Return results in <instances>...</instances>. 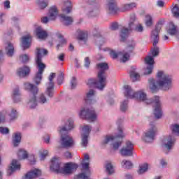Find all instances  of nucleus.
<instances>
[{"instance_id": "obj_49", "label": "nucleus", "mask_w": 179, "mask_h": 179, "mask_svg": "<svg viewBox=\"0 0 179 179\" xmlns=\"http://www.w3.org/2000/svg\"><path fill=\"white\" fill-rule=\"evenodd\" d=\"M128 110V101L124 100L120 104V110L122 113H125Z\"/></svg>"}, {"instance_id": "obj_13", "label": "nucleus", "mask_w": 179, "mask_h": 179, "mask_svg": "<svg viewBox=\"0 0 179 179\" xmlns=\"http://www.w3.org/2000/svg\"><path fill=\"white\" fill-rule=\"evenodd\" d=\"M57 76L55 73H51L48 77L49 83L46 84V90L45 92V96H48V99H52L54 97V78Z\"/></svg>"}, {"instance_id": "obj_19", "label": "nucleus", "mask_w": 179, "mask_h": 179, "mask_svg": "<svg viewBox=\"0 0 179 179\" xmlns=\"http://www.w3.org/2000/svg\"><path fill=\"white\" fill-rule=\"evenodd\" d=\"M17 170H20V164L17 160L13 159L7 171V174L8 176H12V174H13L15 171H17Z\"/></svg>"}, {"instance_id": "obj_25", "label": "nucleus", "mask_w": 179, "mask_h": 179, "mask_svg": "<svg viewBox=\"0 0 179 179\" xmlns=\"http://www.w3.org/2000/svg\"><path fill=\"white\" fill-rule=\"evenodd\" d=\"M41 176V171L39 169H34L26 173L22 179H34Z\"/></svg>"}, {"instance_id": "obj_27", "label": "nucleus", "mask_w": 179, "mask_h": 179, "mask_svg": "<svg viewBox=\"0 0 179 179\" xmlns=\"http://www.w3.org/2000/svg\"><path fill=\"white\" fill-rule=\"evenodd\" d=\"M36 37H38L40 40H45V38L48 37L47 31L43 30L41 27H38L36 29Z\"/></svg>"}, {"instance_id": "obj_47", "label": "nucleus", "mask_w": 179, "mask_h": 179, "mask_svg": "<svg viewBox=\"0 0 179 179\" xmlns=\"http://www.w3.org/2000/svg\"><path fill=\"white\" fill-rule=\"evenodd\" d=\"M83 136H89V135L90 134V131H92V127L89 125H85L83 128Z\"/></svg>"}, {"instance_id": "obj_36", "label": "nucleus", "mask_w": 179, "mask_h": 179, "mask_svg": "<svg viewBox=\"0 0 179 179\" xmlns=\"http://www.w3.org/2000/svg\"><path fill=\"white\" fill-rule=\"evenodd\" d=\"M100 14V10L99 7L92 6L91 9L89 10L88 15L90 17H96Z\"/></svg>"}, {"instance_id": "obj_48", "label": "nucleus", "mask_w": 179, "mask_h": 179, "mask_svg": "<svg viewBox=\"0 0 179 179\" xmlns=\"http://www.w3.org/2000/svg\"><path fill=\"white\" fill-rule=\"evenodd\" d=\"M88 138L89 136H81V146L83 148H86V146H87V143H89Z\"/></svg>"}, {"instance_id": "obj_52", "label": "nucleus", "mask_w": 179, "mask_h": 179, "mask_svg": "<svg viewBox=\"0 0 179 179\" xmlns=\"http://www.w3.org/2000/svg\"><path fill=\"white\" fill-rule=\"evenodd\" d=\"M10 120H13L17 118V111L15 109H12L10 113L9 114Z\"/></svg>"}, {"instance_id": "obj_32", "label": "nucleus", "mask_w": 179, "mask_h": 179, "mask_svg": "<svg viewBox=\"0 0 179 179\" xmlns=\"http://www.w3.org/2000/svg\"><path fill=\"white\" fill-rule=\"evenodd\" d=\"M5 52L8 57H13L15 54V46L13 43H8L5 48Z\"/></svg>"}, {"instance_id": "obj_39", "label": "nucleus", "mask_w": 179, "mask_h": 179, "mask_svg": "<svg viewBox=\"0 0 179 179\" xmlns=\"http://www.w3.org/2000/svg\"><path fill=\"white\" fill-rule=\"evenodd\" d=\"M49 0H37L36 5L41 10L45 9L48 6Z\"/></svg>"}, {"instance_id": "obj_4", "label": "nucleus", "mask_w": 179, "mask_h": 179, "mask_svg": "<svg viewBox=\"0 0 179 179\" xmlns=\"http://www.w3.org/2000/svg\"><path fill=\"white\" fill-rule=\"evenodd\" d=\"M24 89H26V90H28L30 92L28 101L27 103V106L28 107V108L33 110V108H36L37 104H38V99H37L38 87H37V86H35L34 85L29 83H25L24 84Z\"/></svg>"}, {"instance_id": "obj_1", "label": "nucleus", "mask_w": 179, "mask_h": 179, "mask_svg": "<svg viewBox=\"0 0 179 179\" xmlns=\"http://www.w3.org/2000/svg\"><path fill=\"white\" fill-rule=\"evenodd\" d=\"M124 96L127 99H138L141 101H144L146 104H152L154 107V115L157 120L162 118L163 112H162V103L160 98L155 96L153 99H148V95L143 91L134 92L129 85H124Z\"/></svg>"}, {"instance_id": "obj_38", "label": "nucleus", "mask_w": 179, "mask_h": 179, "mask_svg": "<svg viewBox=\"0 0 179 179\" xmlns=\"http://www.w3.org/2000/svg\"><path fill=\"white\" fill-rule=\"evenodd\" d=\"M149 85H150V89L152 93H156L159 90V87L156 85V81H155V79L150 78L148 80Z\"/></svg>"}, {"instance_id": "obj_8", "label": "nucleus", "mask_w": 179, "mask_h": 179, "mask_svg": "<svg viewBox=\"0 0 179 179\" xmlns=\"http://www.w3.org/2000/svg\"><path fill=\"white\" fill-rule=\"evenodd\" d=\"M162 26H163V21L158 22L155 29L151 31V38L153 41L154 46V48L151 50V54L153 58L158 57L159 54V47L156 45L159 44V33H160V30H162Z\"/></svg>"}, {"instance_id": "obj_44", "label": "nucleus", "mask_w": 179, "mask_h": 179, "mask_svg": "<svg viewBox=\"0 0 179 179\" xmlns=\"http://www.w3.org/2000/svg\"><path fill=\"white\" fill-rule=\"evenodd\" d=\"M170 130L172 134H175L177 136H179V124H172L170 125Z\"/></svg>"}, {"instance_id": "obj_2", "label": "nucleus", "mask_w": 179, "mask_h": 179, "mask_svg": "<svg viewBox=\"0 0 179 179\" xmlns=\"http://www.w3.org/2000/svg\"><path fill=\"white\" fill-rule=\"evenodd\" d=\"M96 66L99 69V72L97 74V80L90 78L88 80V84L90 86H94L99 90H104L108 83L106 71H108V64L107 63H99L96 64Z\"/></svg>"}, {"instance_id": "obj_21", "label": "nucleus", "mask_w": 179, "mask_h": 179, "mask_svg": "<svg viewBox=\"0 0 179 179\" xmlns=\"http://www.w3.org/2000/svg\"><path fill=\"white\" fill-rule=\"evenodd\" d=\"M78 169V164L69 163L66 164L64 168H62L60 171V174H71L73 170H76Z\"/></svg>"}, {"instance_id": "obj_30", "label": "nucleus", "mask_w": 179, "mask_h": 179, "mask_svg": "<svg viewBox=\"0 0 179 179\" xmlns=\"http://www.w3.org/2000/svg\"><path fill=\"white\" fill-rule=\"evenodd\" d=\"M13 145L15 148L19 146L20 145V142L22 141V133L15 132L13 134Z\"/></svg>"}, {"instance_id": "obj_59", "label": "nucleus", "mask_w": 179, "mask_h": 179, "mask_svg": "<svg viewBox=\"0 0 179 179\" xmlns=\"http://www.w3.org/2000/svg\"><path fill=\"white\" fill-rule=\"evenodd\" d=\"M10 20L12 24H16V26H17V23H19V17H12Z\"/></svg>"}, {"instance_id": "obj_62", "label": "nucleus", "mask_w": 179, "mask_h": 179, "mask_svg": "<svg viewBox=\"0 0 179 179\" xmlns=\"http://www.w3.org/2000/svg\"><path fill=\"white\" fill-rule=\"evenodd\" d=\"M48 155V151L47 150L43 151V152L41 154V160H44V159H45V157H47Z\"/></svg>"}, {"instance_id": "obj_17", "label": "nucleus", "mask_w": 179, "mask_h": 179, "mask_svg": "<svg viewBox=\"0 0 179 179\" xmlns=\"http://www.w3.org/2000/svg\"><path fill=\"white\" fill-rule=\"evenodd\" d=\"M84 100L87 104H94V103H96V91L91 89L87 92Z\"/></svg>"}, {"instance_id": "obj_28", "label": "nucleus", "mask_w": 179, "mask_h": 179, "mask_svg": "<svg viewBox=\"0 0 179 179\" xmlns=\"http://www.w3.org/2000/svg\"><path fill=\"white\" fill-rule=\"evenodd\" d=\"M62 10L63 13H66V15L72 12V3L71 2V1L64 0V6L62 8Z\"/></svg>"}, {"instance_id": "obj_18", "label": "nucleus", "mask_w": 179, "mask_h": 179, "mask_svg": "<svg viewBox=\"0 0 179 179\" xmlns=\"http://www.w3.org/2000/svg\"><path fill=\"white\" fill-rule=\"evenodd\" d=\"M75 128V123L73 120H69L64 124V127L59 128V134H68L69 131H72Z\"/></svg>"}, {"instance_id": "obj_58", "label": "nucleus", "mask_w": 179, "mask_h": 179, "mask_svg": "<svg viewBox=\"0 0 179 179\" xmlns=\"http://www.w3.org/2000/svg\"><path fill=\"white\" fill-rule=\"evenodd\" d=\"M6 14L5 13H0V24H2L5 23V17Z\"/></svg>"}, {"instance_id": "obj_34", "label": "nucleus", "mask_w": 179, "mask_h": 179, "mask_svg": "<svg viewBox=\"0 0 179 179\" xmlns=\"http://www.w3.org/2000/svg\"><path fill=\"white\" fill-rule=\"evenodd\" d=\"M37 99L38 104H41V106L48 104V101H50V99L47 98V95H45V94H39Z\"/></svg>"}, {"instance_id": "obj_61", "label": "nucleus", "mask_w": 179, "mask_h": 179, "mask_svg": "<svg viewBox=\"0 0 179 179\" xmlns=\"http://www.w3.org/2000/svg\"><path fill=\"white\" fill-rule=\"evenodd\" d=\"M110 29L115 31L118 30V23L117 22H113L110 24Z\"/></svg>"}, {"instance_id": "obj_40", "label": "nucleus", "mask_w": 179, "mask_h": 179, "mask_svg": "<svg viewBox=\"0 0 179 179\" xmlns=\"http://www.w3.org/2000/svg\"><path fill=\"white\" fill-rule=\"evenodd\" d=\"M89 162H84V163H82V167L83 170H85V172L81 173V174H85V176H88V177H90V169H89Z\"/></svg>"}, {"instance_id": "obj_64", "label": "nucleus", "mask_w": 179, "mask_h": 179, "mask_svg": "<svg viewBox=\"0 0 179 179\" xmlns=\"http://www.w3.org/2000/svg\"><path fill=\"white\" fill-rule=\"evenodd\" d=\"M90 65V59L89 57H85V68H88Z\"/></svg>"}, {"instance_id": "obj_14", "label": "nucleus", "mask_w": 179, "mask_h": 179, "mask_svg": "<svg viewBox=\"0 0 179 179\" xmlns=\"http://www.w3.org/2000/svg\"><path fill=\"white\" fill-rule=\"evenodd\" d=\"M122 156L131 157L134 155V143L131 141H127L126 145L120 150Z\"/></svg>"}, {"instance_id": "obj_54", "label": "nucleus", "mask_w": 179, "mask_h": 179, "mask_svg": "<svg viewBox=\"0 0 179 179\" xmlns=\"http://www.w3.org/2000/svg\"><path fill=\"white\" fill-rule=\"evenodd\" d=\"M74 179H90V176H86L85 173H80L76 176Z\"/></svg>"}, {"instance_id": "obj_7", "label": "nucleus", "mask_w": 179, "mask_h": 179, "mask_svg": "<svg viewBox=\"0 0 179 179\" xmlns=\"http://www.w3.org/2000/svg\"><path fill=\"white\" fill-rule=\"evenodd\" d=\"M158 81L157 82L158 87L162 90H169L173 85V77L164 71H159L157 74Z\"/></svg>"}, {"instance_id": "obj_23", "label": "nucleus", "mask_w": 179, "mask_h": 179, "mask_svg": "<svg viewBox=\"0 0 179 179\" xmlns=\"http://www.w3.org/2000/svg\"><path fill=\"white\" fill-rule=\"evenodd\" d=\"M30 45H31V36H23L21 38V47L22 50L24 51L26 50H29V48H30Z\"/></svg>"}, {"instance_id": "obj_31", "label": "nucleus", "mask_w": 179, "mask_h": 179, "mask_svg": "<svg viewBox=\"0 0 179 179\" xmlns=\"http://www.w3.org/2000/svg\"><path fill=\"white\" fill-rule=\"evenodd\" d=\"M57 16H58V8L57 6H53L49 9L48 17L50 20H55Z\"/></svg>"}, {"instance_id": "obj_20", "label": "nucleus", "mask_w": 179, "mask_h": 179, "mask_svg": "<svg viewBox=\"0 0 179 179\" xmlns=\"http://www.w3.org/2000/svg\"><path fill=\"white\" fill-rule=\"evenodd\" d=\"M106 10L109 15L117 13V1L115 0H108Z\"/></svg>"}, {"instance_id": "obj_24", "label": "nucleus", "mask_w": 179, "mask_h": 179, "mask_svg": "<svg viewBox=\"0 0 179 179\" xmlns=\"http://www.w3.org/2000/svg\"><path fill=\"white\" fill-rule=\"evenodd\" d=\"M77 33V38L80 44H81V45H83V44H86V43H87V31L78 30Z\"/></svg>"}, {"instance_id": "obj_6", "label": "nucleus", "mask_w": 179, "mask_h": 179, "mask_svg": "<svg viewBox=\"0 0 179 179\" xmlns=\"http://www.w3.org/2000/svg\"><path fill=\"white\" fill-rule=\"evenodd\" d=\"M136 46V43L134 41H130L126 48L125 50L117 53L114 50H111L110 52V55L111 58L115 59L118 58V55H121L122 57L120 58L121 62H127V61L129 60V57H131V54L134 52V50H135V47Z\"/></svg>"}, {"instance_id": "obj_56", "label": "nucleus", "mask_w": 179, "mask_h": 179, "mask_svg": "<svg viewBox=\"0 0 179 179\" xmlns=\"http://www.w3.org/2000/svg\"><path fill=\"white\" fill-rule=\"evenodd\" d=\"M64 82V73H60L57 76V83L58 85H62Z\"/></svg>"}, {"instance_id": "obj_43", "label": "nucleus", "mask_w": 179, "mask_h": 179, "mask_svg": "<svg viewBox=\"0 0 179 179\" xmlns=\"http://www.w3.org/2000/svg\"><path fill=\"white\" fill-rule=\"evenodd\" d=\"M167 33L170 34V36H176V34H177V26L172 22L171 27L167 30Z\"/></svg>"}, {"instance_id": "obj_29", "label": "nucleus", "mask_w": 179, "mask_h": 179, "mask_svg": "<svg viewBox=\"0 0 179 179\" xmlns=\"http://www.w3.org/2000/svg\"><path fill=\"white\" fill-rule=\"evenodd\" d=\"M61 22L64 26H71L73 23V18L71 16H67L65 14L60 15Z\"/></svg>"}, {"instance_id": "obj_5", "label": "nucleus", "mask_w": 179, "mask_h": 179, "mask_svg": "<svg viewBox=\"0 0 179 179\" xmlns=\"http://www.w3.org/2000/svg\"><path fill=\"white\" fill-rule=\"evenodd\" d=\"M124 128L118 127V135L117 136H107L105 140L103 141V145H107V143H111L113 150H118L121 145H122V139L125 138V134H124Z\"/></svg>"}, {"instance_id": "obj_37", "label": "nucleus", "mask_w": 179, "mask_h": 179, "mask_svg": "<svg viewBox=\"0 0 179 179\" xmlns=\"http://www.w3.org/2000/svg\"><path fill=\"white\" fill-rule=\"evenodd\" d=\"M134 8H136V3L131 2V3L124 4L122 6L121 10L122 12H127L128 10H132Z\"/></svg>"}, {"instance_id": "obj_46", "label": "nucleus", "mask_w": 179, "mask_h": 179, "mask_svg": "<svg viewBox=\"0 0 179 179\" xmlns=\"http://www.w3.org/2000/svg\"><path fill=\"white\" fill-rule=\"evenodd\" d=\"M148 164H144L140 166L138 170L137 171V173L139 175L144 174V173H146V171H148Z\"/></svg>"}, {"instance_id": "obj_3", "label": "nucleus", "mask_w": 179, "mask_h": 179, "mask_svg": "<svg viewBox=\"0 0 179 179\" xmlns=\"http://www.w3.org/2000/svg\"><path fill=\"white\" fill-rule=\"evenodd\" d=\"M48 54V50L47 49L36 48L35 55H36V64L38 68V72L36 73L33 78V81L36 85L41 83L43 79V73H44V69H45V64L43 63V57Z\"/></svg>"}, {"instance_id": "obj_12", "label": "nucleus", "mask_w": 179, "mask_h": 179, "mask_svg": "<svg viewBox=\"0 0 179 179\" xmlns=\"http://www.w3.org/2000/svg\"><path fill=\"white\" fill-rule=\"evenodd\" d=\"M135 20H136V16L133 14L130 16V20L128 24V27H123L121 31L120 37L122 38V41H124L125 38L128 37V34L129 31H132V29L134 28V25L135 23Z\"/></svg>"}, {"instance_id": "obj_15", "label": "nucleus", "mask_w": 179, "mask_h": 179, "mask_svg": "<svg viewBox=\"0 0 179 179\" xmlns=\"http://www.w3.org/2000/svg\"><path fill=\"white\" fill-rule=\"evenodd\" d=\"M145 63L147 66L144 69L143 75H150L153 72V65L155 64V59L152 56H146Z\"/></svg>"}, {"instance_id": "obj_16", "label": "nucleus", "mask_w": 179, "mask_h": 179, "mask_svg": "<svg viewBox=\"0 0 179 179\" xmlns=\"http://www.w3.org/2000/svg\"><path fill=\"white\" fill-rule=\"evenodd\" d=\"M51 163L52 164L50 165V170L52 171H54V173H57V174H60L62 167H61V162H59L58 158L54 157L51 160Z\"/></svg>"}, {"instance_id": "obj_60", "label": "nucleus", "mask_w": 179, "mask_h": 179, "mask_svg": "<svg viewBox=\"0 0 179 179\" xmlns=\"http://www.w3.org/2000/svg\"><path fill=\"white\" fill-rule=\"evenodd\" d=\"M71 89H75L76 87V78L73 77L71 81Z\"/></svg>"}, {"instance_id": "obj_33", "label": "nucleus", "mask_w": 179, "mask_h": 179, "mask_svg": "<svg viewBox=\"0 0 179 179\" xmlns=\"http://www.w3.org/2000/svg\"><path fill=\"white\" fill-rule=\"evenodd\" d=\"M129 76L133 82H136V80H139V78H141L139 73L136 72V68H135V66H131V69L129 71Z\"/></svg>"}, {"instance_id": "obj_45", "label": "nucleus", "mask_w": 179, "mask_h": 179, "mask_svg": "<svg viewBox=\"0 0 179 179\" xmlns=\"http://www.w3.org/2000/svg\"><path fill=\"white\" fill-rule=\"evenodd\" d=\"M122 166L124 169H127L128 170H129L130 169H132V167H134V164H132L131 161L123 160L122 162Z\"/></svg>"}, {"instance_id": "obj_57", "label": "nucleus", "mask_w": 179, "mask_h": 179, "mask_svg": "<svg viewBox=\"0 0 179 179\" xmlns=\"http://www.w3.org/2000/svg\"><path fill=\"white\" fill-rule=\"evenodd\" d=\"M134 30L138 33H142V31H143V27L142 24H139L135 27Z\"/></svg>"}, {"instance_id": "obj_53", "label": "nucleus", "mask_w": 179, "mask_h": 179, "mask_svg": "<svg viewBox=\"0 0 179 179\" xmlns=\"http://www.w3.org/2000/svg\"><path fill=\"white\" fill-rule=\"evenodd\" d=\"M106 171L107 173H108V174L114 173V168L113 166V164H111V163H108L106 164Z\"/></svg>"}, {"instance_id": "obj_22", "label": "nucleus", "mask_w": 179, "mask_h": 179, "mask_svg": "<svg viewBox=\"0 0 179 179\" xmlns=\"http://www.w3.org/2000/svg\"><path fill=\"white\" fill-rule=\"evenodd\" d=\"M176 143V137L174 136H169L164 140V145L167 150H171L173 146Z\"/></svg>"}, {"instance_id": "obj_35", "label": "nucleus", "mask_w": 179, "mask_h": 179, "mask_svg": "<svg viewBox=\"0 0 179 179\" xmlns=\"http://www.w3.org/2000/svg\"><path fill=\"white\" fill-rule=\"evenodd\" d=\"M12 97L14 103H19L21 101L22 99L20 98V91H19V88H15L13 90Z\"/></svg>"}, {"instance_id": "obj_51", "label": "nucleus", "mask_w": 179, "mask_h": 179, "mask_svg": "<svg viewBox=\"0 0 179 179\" xmlns=\"http://www.w3.org/2000/svg\"><path fill=\"white\" fill-rule=\"evenodd\" d=\"M171 12L175 17H179V8L177 4L173 8Z\"/></svg>"}, {"instance_id": "obj_55", "label": "nucleus", "mask_w": 179, "mask_h": 179, "mask_svg": "<svg viewBox=\"0 0 179 179\" xmlns=\"http://www.w3.org/2000/svg\"><path fill=\"white\" fill-rule=\"evenodd\" d=\"M0 134H2V135H8V134H9V128L0 127Z\"/></svg>"}, {"instance_id": "obj_41", "label": "nucleus", "mask_w": 179, "mask_h": 179, "mask_svg": "<svg viewBox=\"0 0 179 179\" xmlns=\"http://www.w3.org/2000/svg\"><path fill=\"white\" fill-rule=\"evenodd\" d=\"M145 23L147 27H152L153 26V17L150 14L145 15Z\"/></svg>"}, {"instance_id": "obj_63", "label": "nucleus", "mask_w": 179, "mask_h": 179, "mask_svg": "<svg viewBox=\"0 0 179 179\" xmlns=\"http://www.w3.org/2000/svg\"><path fill=\"white\" fill-rule=\"evenodd\" d=\"M50 20V17H43L41 19V22L42 23H43L44 24H47V23H48V21Z\"/></svg>"}, {"instance_id": "obj_50", "label": "nucleus", "mask_w": 179, "mask_h": 179, "mask_svg": "<svg viewBox=\"0 0 179 179\" xmlns=\"http://www.w3.org/2000/svg\"><path fill=\"white\" fill-rule=\"evenodd\" d=\"M30 59V57H29V55H22L20 56V60L23 63V64H27V62Z\"/></svg>"}, {"instance_id": "obj_42", "label": "nucleus", "mask_w": 179, "mask_h": 179, "mask_svg": "<svg viewBox=\"0 0 179 179\" xmlns=\"http://www.w3.org/2000/svg\"><path fill=\"white\" fill-rule=\"evenodd\" d=\"M17 156L20 160H24V159H27V157H29V154L27 153V151L24 150H20L17 153Z\"/></svg>"}, {"instance_id": "obj_11", "label": "nucleus", "mask_w": 179, "mask_h": 179, "mask_svg": "<svg viewBox=\"0 0 179 179\" xmlns=\"http://www.w3.org/2000/svg\"><path fill=\"white\" fill-rule=\"evenodd\" d=\"M60 145L62 148H65L66 149H69V148H73L75 146V140L73 136H71L68 134H60Z\"/></svg>"}, {"instance_id": "obj_26", "label": "nucleus", "mask_w": 179, "mask_h": 179, "mask_svg": "<svg viewBox=\"0 0 179 179\" xmlns=\"http://www.w3.org/2000/svg\"><path fill=\"white\" fill-rule=\"evenodd\" d=\"M30 73V67L27 66H24L23 67H21L17 69V75L20 78H24L27 76H29Z\"/></svg>"}, {"instance_id": "obj_10", "label": "nucleus", "mask_w": 179, "mask_h": 179, "mask_svg": "<svg viewBox=\"0 0 179 179\" xmlns=\"http://www.w3.org/2000/svg\"><path fill=\"white\" fill-rule=\"evenodd\" d=\"M79 117L83 120H87V121H96L97 115L93 109H89L87 108H82L79 112Z\"/></svg>"}, {"instance_id": "obj_9", "label": "nucleus", "mask_w": 179, "mask_h": 179, "mask_svg": "<svg viewBox=\"0 0 179 179\" xmlns=\"http://www.w3.org/2000/svg\"><path fill=\"white\" fill-rule=\"evenodd\" d=\"M157 135V127L155 122L150 123V127L147 129L142 137V141L146 143H150L155 141V138Z\"/></svg>"}]
</instances>
